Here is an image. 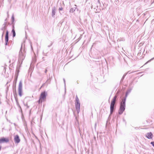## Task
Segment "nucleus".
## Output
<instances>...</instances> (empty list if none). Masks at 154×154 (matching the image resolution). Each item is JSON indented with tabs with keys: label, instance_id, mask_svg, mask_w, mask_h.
I'll use <instances>...</instances> for the list:
<instances>
[{
	"label": "nucleus",
	"instance_id": "14",
	"mask_svg": "<svg viewBox=\"0 0 154 154\" xmlns=\"http://www.w3.org/2000/svg\"><path fill=\"white\" fill-rule=\"evenodd\" d=\"M11 81V79H9V80L8 82H7V83L6 85H7V88H6V92H7L8 90V88H9V87L10 86V85H8V84L9 83H10V82Z\"/></svg>",
	"mask_w": 154,
	"mask_h": 154
},
{
	"label": "nucleus",
	"instance_id": "5",
	"mask_svg": "<svg viewBox=\"0 0 154 154\" xmlns=\"http://www.w3.org/2000/svg\"><path fill=\"white\" fill-rule=\"evenodd\" d=\"M47 95V93L45 91H44L41 93L39 97L40 99H42L43 101H44L46 100Z\"/></svg>",
	"mask_w": 154,
	"mask_h": 154
},
{
	"label": "nucleus",
	"instance_id": "33",
	"mask_svg": "<svg viewBox=\"0 0 154 154\" xmlns=\"http://www.w3.org/2000/svg\"><path fill=\"white\" fill-rule=\"evenodd\" d=\"M60 10H61V9H60Z\"/></svg>",
	"mask_w": 154,
	"mask_h": 154
},
{
	"label": "nucleus",
	"instance_id": "9",
	"mask_svg": "<svg viewBox=\"0 0 154 154\" xmlns=\"http://www.w3.org/2000/svg\"><path fill=\"white\" fill-rule=\"evenodd\" d=\"M14 141L15 143H18L20 142V140L18 135L17 134L14 136Z\"/></svg>",
	"mask_w": 154,
	"mask_h": 154
},
{
	"label": "nucleus",
	"instance_id": "29",
	"mask_svg": "<svg viewBox=\"0 0 154 154\" xmlns=\"http://www.w3.org/2000/svg\"><path fill=\"white\" fill-rule=\"evenodd\" d=\"M124 78H122V79H121V82L123 81Z\"/></svg>",
	"mask_w": 154,
	"mask_h": 154
},
{
	"label": "nucleus",
	"instance_id": "4",
	"mask_svg": "<svg viewBox=\"0 0 154 154\" xmlns=\"http://www.w3.org/2000/svg\"><path fill=\"white\" fill-rule=\"evenodd\" d=\"M18 93L19 96L21 97L22 95V83L21 81H20L18 86Z\"/></svg>",
	"mask_w": 154,
	"mask_h": 154
},
{
	"label": "nucleus",
	"instance_id": "24",
	"mask_svg": "<svg viewBox=\"0 0 154 154\" xmlns=\"http://www.w3.org/2000/svg\"><path fill=\"white\" fill-rule=\"evenodd\" d=\"M79 133H80V135H81L82 132H81L80 128H79Z\"/></svg>",
	"mask_w": 154,
	"mask_h": 154
},
{
	"label": "nucleus",
	"instance_id": "6",
	"mask_svg": "<svg viewBox=\"0 0 154 154\" xmlns=\"http://www.w3.org/2000/svg\"><path fill=\"white\" fill-rule=\"evenodd\" d=\"M9 140L8 137H2L0 138V144L7 143L9 142Z\"/></svg>",
	"mask_w": 154,
	"mask_h": 154
},
{
	"label": "nucleus",
	"instance_id": "3",
	"mask_svg": "<svg viewBox=\"0 0 154 154\" xmlns=\"http://www.w3.org/2000/svg\"><path fill=\"white\" fill-rule=\"evenodd\" d=\"M116 105L110 103V113L108 118H109L112 115L116 110Z\"/></svg>",
	"mask_w": 154,
	"mask_h": 154
},
{
	"label": "nucleus",
	"instance_id": "32",
	"mask_svg": "<svg viewBox=\"0 0 154 154\" xmlns=\"http://www.w3.org/2000/svg\"><path fill=\"white\" fill-rule=\"evenodd\" d=\"M94 138L95 139H96V137H95V136L94 137Z\"/></svg>",
	"mask_w": 154,
	"mask_h": 154
},
{
	"label": "nucleus",
	"instance_id": "8",
	"mask_svg": "<svg viewBox=\"0 0 154 154\" xmlns=\"http://www.w3.org/2000/svg\"><path fill=\"white\" fill-rule=\"evenodd\" d=\"M14 85H13V90L14 91L13 92H14V98H15V101H16V103L17 105V106H18L20 104H19V103L18 101L17 97L16 95V88H15V91H14Z\"/></svg>",
	"mask_w": 154,
	"mask_h": 154
},
{
	"label": "nucleus",
	"instance_id": "22",
	"mask_svg": "<svg viewBox=\"0 0 154 154\" xmlns=\"http://www.w3.org/2000/svg\"><path fill=\"white\" fill-rule=\"evenodd\" d=\"M150 144L154 147V141L151 142Z\"/></svg>",
	"mask_w": 154,
	"mask_h": 154
},
{
	"label": "nucleus",
	"instance_id": "18",
	"mask_svg": "<svg viewBox=\"0 0 154 154\" xmlns=\"http://www.w3.org/2000/svg\"><path fill=\"white\" fill-rule=\"evenodd\" d=\"M64 84V87H65V92H66V83H65V80L64 79H63Z\"/></svg>",
	"mask_w": 154,
	"mask_h": 154
},
{
	"label": "nucleus",
	"instance_id": "26",
	"mask_svg": "<svg viewBox=\"0 0 154 154\" xmlns=\"http://www.w3.org/2000/svg\"><path fill=\"white\" fill-rule=\"evenodd\" d=\"M18 106V107L19 108V109H21V107L20 105H19L18 106Z\"/></svg>",
	"mask_w": 154,
	"mask_h": 154
},
{
	"label": "nucleus",
	"instance_id": "28",
	"mask_svg": "<svg viewBox=\"0 0 154 154\" xmlns=\"http://www.w3.org/2000/svg\"><path fill=\"white\" fill-rule=\"evenodd\" d=\"M19 111L21 112V113H22V108H21V109H19Z\"/></svg>",
	"mask_w": 154,
	"mask_h": 154
},
{
	"label": "nucleus",
	"instance_id": "20",
	"mask_svg": "<svg viewBox=\"0 0 154 154\" xmlns=\"http://www.w3.org/2000/svg\"><path fill=\"white\" fill-rule=\"evenodd\" d=\"M17 78H15V79H14V83H13L14 84V82H15V83H16V82L17 80Z\"/></svg>",
	"mask_w": 154,
	"mask_h": 154
},
{
	"label": "nucleus",
	"instance_id": "23",
	"mask_svg": "<svg viewBox=\"0 0 154 154\" xmlns=\"http://www.w3.org/2000/svg\"><path fill=\"white\" fill-rule=\"evenodd\" d=\"M45 85H46V84L45 83L43 84L41 86V88H40V89H41Z\"/></svg>",
	"mask_w": 154,
	"mask_h": 154
},
{
	"label": "nucleus",
	"instance_id": "17",
	"mask_svg": "<svg viewBox=\"0 0 154 154\" xmlns=\"http://www.w3.org/2000/svg\"><path fill=\"white\" fill-rule=\"evenodd\" d=\"M43 101V100L42 99H40V98L39 97V99L38 101V102L39 104L42 103Z\"/></svg>",
	"mask_w": 154,
	"mask_h": 154
},
{
	"label": "nucleus",
	"instance_id": "1",
	"mask_svg": "<svg viewBox=\"0 0 154 154\" xmlns=\"http://www.w3.org/2000/svg\"><path fill=\"white\" fill-rule=\"evenodd\" d=\"M126 100L122 99L120 103L119 108L118 110V114L122 115L125 111L126 107Z\"/></svg>",
	"mask_w": 154,
	"mask_h": 154
},
{
	"label": "nucleus",
	"instance_id": "15",
	"mask_svg": "<svg viewBox=\"0 0 154 154\" xmlns=\"http://www.w3.org/2000/svg\"><path fill=\"white\" fill-rule=\"evenodd\" d=\"M50 81H51L50 78H49V79H48L45 82L46 83V84L47 85L48 84L50 83Z\"/></svg>",
	"mask_w": 154,
	"mask_h": 154
},
{
	"label": "nucleus",
	"instance_id": "12",
	"mask_svg": "<svg viewBox=\"0 0 154 154\" xmlns=\"http://www.w3.org/2000/svg\"><path fill=\"white\" fill-rule=\"evenodd\" d=\"M8 40V32L7 31L5 36V45H7Z\"/></svg>",
	"mask_w": 154,
	"mask_h": 154
},
{
	"label": "nucleus",
	"instance_id": "16",
	"mask_svg": "<svg viewBox=\"0 0 154 154\" xmlns=\"http://www.w3.org/2000/svg\"><path fill=\"white\" fill-rule=\"evenodd\" d=\"M12 33H13V37H15L16 35V33H15V31L14 30V28L12 30Z\"/></svg>",
	"mask_w": 154,
	"mask_h": 154
},
{
	"label": "nucleus",
	"instance_id": "27",
	"mask_svg": "<svg viewBox=\"0 0 154 154\" xmlns=\"http://www.w3.org/2000/svg\"><path fill=\"white\" fill-rule=\"evenodd\" d=\"M18 106V107L19 108V109H21V107L20 105H19L18 106Z\"/></svg>",
	"mask_w": 154,
	"mask_h": 154
},
{
	"label": "nucleus",
	"instance_id": "31",
	"mask_svg": "<svg viewBox=\"0 0 154 154\" xmlns=\"http://www.w3.org/2000/svg\"><path fill=\"white\" fill-rule=\"evenodd\" d=\"M75 119L76 120L78 121L77 119V117H75Z\"/></svg>",
	"mask_w": 154,
	"mask_h": 154
},
{
	"label": "nucleus",
	"instance_id": "7",
	"mask_svg": "<svg viewBox=\"0 0 154 154\" xmlns=\"http://www.w3.org/2000/svg\"><path fill=\"white\" fill-rule=\"evenodd\" d=\"M118 100V94H116L114 96L113 98L112 99L111 103L113 104L116 105V101Z\"/></svg>",
	"mask_w": 154,
	"mask_h": 154
},
{
	"label": "nucleus",
	"instance_id": "10",
	"mask_svg": "<svg viewBox=\"0 0 154 154\" xmlns=\"http://www.w3.org/2000/svg\"><path fill=\"white\" fill-rule=\"evenodd\" d=\"M131 90H132V89L131 88H130V89H128L126 91V92L125 93V96L124 97H123L122 99H123L124 100H126L127 97L128 96V94L130 93L131 92Z\"/></svg>",
	"mask_w": 154,
	"mask_h": 154
},
{
	"label": "nucleus",
	"instance_id": "13",
	"mask_svg": "<svg viewBox=\"0 0 154 154\" xmlns=\"http://www.w3.org/2000/svg\"><path fill=\"white\" fill-rule=\"evenodd\" d=\"M96 79L98 81L99 83H102L103 82L105 81L104 79V78H94Z\"/></svg>",
	"mask_w": 154,
	"mask_h": 154
},
{
	"label": "nucleus",
	"instance_id": "19",
	"mask_svg": "<svg viewBox=\"0 0 154 154\" xmlns=\"http://www.w3.org/2000/svg\"><path fill=\"white\" fill-rule=\"evenodd\" d=\"M55 15V11L54 10H52V16H54Z\"/></svg>",
	"mask_w": 154,
	"mask_h": 154
},
{
	"label": "nucleus",
	"instance_id": "11",
	"mask_svg": "<svg viewBox=\"0 0 154 154\" xmlns=\"http://www.w3.org/2000/svg\"><path fill=\"white\" fill-rule=\"evenodd\" d=\"M153 134L151 132L147 133L146 134V137L148 139H151L153 137Z\"/></svg>",
	"mask_w": 154,
	"mask_h": 154
},
{
	"label": "nucleus",
	"instance_id": "21",
	"mask_svg": "<svg viewBox=\"0 0 154 154\" xmlns=\"http://www.w3.org/2000/svg\"><path fill=\"white\" fill-rule=\"evenodd\" d=\"M120 91L119 90H118L117 91V92H116V94H118V96L119 94L120 93Z\"/></svg>",
	"mask_w": 154,
	"mask_h": 154
},
{
	"label": "nucleus",
	"instance_id": "2",
	"mask_svg": "<svg viewBox=\"0 0 154 154\" xmlns=\"http://www.w3.org/2000/svg\"><path fill=\"white\" fill-rule=\"evenodd\" d=\"M75 109L78 114L80 112V103L77 95L76 96L75 100Z\"/></svg>",
	"mask_w": 154,
	"mask_h": 154
},
{
	"label": "nucleus",
	"instance_id": "30",
	"mask_svg": "<svg viewBox=\"0 0 154 154\" xmlns=\"http://www.w3.org/2000/svg\"><path fill=\"white\" fill-rule=\"evenodd\" d=\"M2 149V146H0V151Z\"/></svg>",
	"mask_w": 154,
	"mask_h": 154
},
{
	"label": "nucleus",
	"instance_id": "25",
	"mask_svg": "<svg viewBox=\"0 0 154 154\" xmlns=\"http://www.w3.org/2000/svg\"><path fill=\"white\" fill-rule=\"evenodd\" d=\"M18 106V107L19 108V109H21V107L20 105H19L18 106Z\"/></svg>",
	"mask_w": 154,
	"mask_h": 154
}]
</instances>
